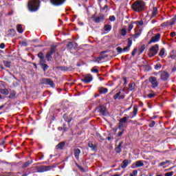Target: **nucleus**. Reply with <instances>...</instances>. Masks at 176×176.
<instances>
[{"mask_svg":"<svg viewBox=\"0 0 176 176\" xmlns=\"http://www.w3.org/2000/svg\"><path fill=\"white\" fill-rule=\"evenodd\" d=\"M145 2L142 0H137L131 5V9L137 13H141L145 10Z\"/></svg>","mask_w":176,"mask_h":176,"instance_id":"1","label":"nucleus"},{"mask_svg":"<svg viewBox=\"0 0 176 176\" xmlns=\"http://www.w3.org/2000/svg\"><path fill=\"white\" fill-rule=\"evenodd\" d=\"M41 6V1L39 0H29L28 8L30 12H36Z\"/></svg>","mask_w":176,"mask_h":176,"instance_id":"2","label":"nucleus"},{"mask_svg":"<svg viewBox=\"0 0 176 176\" xmlns=\"http://www.w3.org/2000/svg\"><path fill=\"white\" fill-rule=\"evenodd\" d=\"M37 57L40 59L39 65H41L43 71L46 72L49 69V65L46 64V60L45 59V56H43V52H40L37 54Z\"/></svg>","mask_w":176,"mask_h":176,"instance_id":"3","label":"nucleus"},{"mask_svg":"<svg viewBox=\"0 0 176 176\" xmlns=\"http://www.w3.org/2000/svg\"><path fill=\"white\" fill-rule=\"evenodd\" d=\"M33 168L36 169V171L33 173H46V171H50V170H53V168H56V166H36V167H31L30 170Z\"/></svg>","mask_w":176,"mask_h":176,"instance_id":"4","label":"nucleus"},{"mask_svg":"<svg viewBox=\"0 0 176 176\" xmlns=\"http://www.w3.org/2000/svg\"><path fill=\"white\" fill-rule=\"evenodd\" d=\"M58 45H52L50 47V50L47 52L45 55V58L47 61L50 62L53 60V54L57 52V47Z\"/></svg>","mask_w":176,"mask_h":176,"instance_id":"5","label":"nucleus"},{"mask_svg":"<svg viewBox=\"0 0 176 176\" xmlns=\"http://www.w3.org/2000/svg\"><path fill=\"white\" fill-rule=\"evenodd\" d=\"M148 52V57H155L159 53V45L157 44L153 45L149 48Z\"/></svg>","mask_w":176,"mask_h":176,"instance_id":"6","label":"nucleus"},{"mask_svg":"<svg viewBox=\"0 0 176 176\" xmlns=\"http://www.w3.org/2000/svg\"><path fill=\"white\" fill-rule=\"evenodd\" d=\"M95 111H98L99 113H101L102 116H108V111L107 107L104 105H99L96 108Z\"/></svg>","mask_w":176,"mask_h":176,"instance_id":"7","label":"nucleus"},{"mask_svg":"<svg viewBox=\"0 0 176 176\" xmlns=\"http://www.w3.org/2000/svg\"><path fill=\"white\" fill-rule=\"evenodd\" d=\"M91 19L94 20V23H102L105 20V15L104 14H100V16L96 17V14L91 16Z\"/></svg>","mask_w":176,"mask_h":176,"instance_id":"8","label":"nucleus"},{"mask_svg":"<svg viewBox=\"0 0 176 176\" xmlns=\"http://www.w3.org/2000/svg\"><path fill=\"white\" fill-rule=\"evenodd\" d=\"M148 81L151 83L152 89H156L159 86V81H157V78L154 76H150L148 78Z\"/></svg>","mask_w":176,"mask_h":176,"instance_id":"9","label":"nucleus"},{"mask_svg":"<svg viewBox=\"0 0 176 176\" xmlns=\"http://www.w3.org/2000/svg\"><path fill=\"white\" fill-rule=\"evenodd\" d=\"M105 53H108V51H102L100 52V56L96 58L95 63H97L98 64H101V63H102V60H104V58H107L108 55H103L105 54Z\"/></svg>","mask_w":176,"mask_h":176,"instance_id":"10","label":"nucleus"},{"mask_svg":"<svg viewBox=\"0 0 176 176\" xmlns=\"http://www.w3.org/2000/svg\"><path fill=\"white\" fill-rule=\"evenodd\" d=\"M81 82L85 85L90 83V82H93V76L89 74L83 76V78L81 79Z\"/></svg>","mask_w":176,"mask_h":176,"instance_id":"11","label":"nucleus"},{"mask_svg":"<svg viewBox=\"0 0 176 176\" xmlns=\"http://www.w3.org/2000/svg\"><path fill=\"white\" fill-rule=\"evenodd\" d=\"M160 79L165 82V80H168L170 78V73L166 71H160Z\"/></svg>","mask_w":176,"mask_h":176,"instance_id":"12","label":"nucleus"},{"mask_svg":"<svg viewBox=\"0 0 176 176\" xmlns=\"http://www.w3.org/2000/svg\"><path fill=\"white\" fill-rule=\"evenodd\" d=\"M66 0H50L51 5L53 6H61V5L64 4Z\"/></svg>","mask_w":176,"mask_h":176,"instance_id":"13","label":"nucleus"},{"mask_svg":"<svg viewBox=\"0 0 176 176\" xmlns=\"http://www.w3.org/2000/svg\"><path fill=\"white\" fill-rule=\"evenodd\" d=\"M128 44L127 46L122 49L123 52H130V47L133 45V37H129L127 38Z\"/></svg>","mask_w":176,"mask_h":176,"instance_id":"14","label":"nucleus"},{"mask_svg":"<svg viewBox=\"0 0 176 176\" xmlns=\"http://www.w3.org/2000/svg\"><path fill=\"white\" fill-rule=\"evenodd\" d=\"M126 98V95L124 94H122V91H118L116 95L113 96V100H124Z\"/></svg>","mask_w":176,"mask_h":176,"instance_id":"15","label":"nucleus"},{"mask_svg":"<svg viewBox=\"0 0 176 176\" xmlns=\"http://www.w3.org/2000/svg\"><path fill=\"white\" fill-rule=\"evenodd\" d=\"M160 34H157L155 36H152L150 41L148 43V45H151V43H155L156 42H159L160 41Z\"/></svg>","mask_w":176,"mask_h":176,"instance_id":"16","label":"nucleus"},{"mask_svg":"<svg viewBox=\"0 0 176 176\" xmlns=\"http://www.w3.org/2000/svg\"><path fill=\"white\" fill-rule=\"evenodd\" d=\"M67 50H75L78 48V43L76 42H69L67 45Z\"/></svg>","mask_w":176,"mask_h":176,"instance_id":"17","label":"nucleus"},{"mask_svg":"<svg viewBox=\"0 0 176 176\" xmlns=\"http://www.w3.org/2000/svg\"><path fill=\"white\" fill-rule=\"evenodd\" d=\"M145 164H144V161L138 160L136 161L135 163L132 164L131 168H137V167H144Z\"/></svg>","mask_w":176,"mask_h":176,"instance_id":"18","label":"nucleus"},{"mask_svg":"<svg viewBox=\"0 0 176 176\" xmlns=\"http://www.w3.org/2000/svg\"><path fill=\"white\" fill-rule=\"evenodd\" d=\"M131 164V160H124L121 164V168H127V166Z\"/></svg>","mask_w":176,"mask_h":176,"instance_id":"19","label":"nucleus"},{"mask_svg":"<svg viewBox=\"0 0 176 176\" xmlns=\"http://www.w3.org/2000/svg\"><path fill=\"white\" fill-rule=\"evenodd\" d=\"M43 81L45 85H49L52 88L56 87V84L50 78H44Z\"/></svg>","mask_w":176,"mask_h":176,"instance_id":"20","label":"nucleus"},{"mask_svg":"<svg viewBox=\"0 0 176 176\" xmlns=\"http://www.w3.org/2000/svg\"><path fill=\"white\" fill-rule=\"evenodd\" d=\"M132 113L133 115L131 117V119H133V118H135V116H137V113H138V106H137V104L134 105Z\"/></svg>","mask_w":176,"mask_h":176,"instance_id":"21","label":"nucleus"},{"mask_svg":"<svg viewBox=\"0 0 176 176\" xmlns=\"http://www.w3.org/2000/svg\"><path fill=\"white\" fill-rule=\"evenodd\" d=\"M122 145H123V142H120L115 148L114 151L116 153H120V152H122Z\"/></svg>","mask_w":176,"mask_h":176,"instance_id":"22","label":"nucleus"},{"mask_svg":"<svg viewBox=\"0 0 176 176\" xmlns=\"http://www.w3.org/2000/svg\"><path fill=\"white\" fill-rule=\"evenodd\" d=\"M98 90L100 94H107V93H108V88L104 87H98Z\"/></svg>","mask_w":176,"mask_h":176,"instance_id":"23","label":"nucleus"},{"mask_svg":"<svg viewBox=\"0 0 176 176\" xmlns=\"http://www.w3.org/2000/svg\"><path fill=\"white\" fill-rule=\"evenodd\" d=\"M88 146L89 148H91V151H97V144H93V142L91 141L88 142Z\"/></svg>","mask_w":176,"mask_h":176,"instance_id":"24","label":"nucleus"},{"mask_svg":"<svg viewBox=\"0 0 176 176\" xmlns=\"http://www.w3.org/2000/svg\"><path fill=\"white\" fill-rule=\"evenodd\" d=\"M74 157H76V160H79V155H80V149L75 148L74 150Z\"/></svg>","mask_w":176,"mask_h":176,"instance_id":"25","label":"nucleus"},{"mask_svg":"<svg viewBox=\"0 0 176 176\" xmlns=\"http://www.w3.org/2000/svg\"><path fill=\"white\" fill-rule=\"evenodd\" d=\"M141 34H142V30L140 29L138 32H135L132 35V37L134 38V41H135V39L140 36Z\"/></svg>","mask_w":176,"mask_h":176,"instance_id":"26","label":"nucleus"},{"mask_svg":"<svg viewBox=\"0 0 176 176\" xmlns=\"http://www.w3.org/2000/svg\"><path fill=\"white\" fill-rule=\"evenodd\" d=\"M16 94H17V92H16L15 90H12L8 96V98H10L11 100H14V98H16Z\"/></svg>","mask_w":176,"mask_h":176,"instance_id":"27","label":"nucleus"},{"mask_svg":"<svg viewBox=\"0 0 176 176\" xmlns=\"http://www.w3.org/2000/svg\"><path fill=\"white\" fill-rule=\"evenodd\" d=\"M57 69L60 71H64L65 72H67V71H71V67H68L67 66H59L57 67Z\"/></svg>","mask_w":176,"mask_h":176,"instance_id":"28","label":"nucleus"},{"mask_svg":"<svg viewBox=\"0 0 176 176\" xmlns=\"http://www.w3.org/2000/svg\"><path fill=\"white\" fill-rule=\"evenodd\" d=\"M32 163H34L33 160L27 161L26 162L23 163L21 168H27V167H29L30 164H32Z\"/></svg>","mask_w":176,"mask_h":176,"instance_id":"29","label":"nucleus"},{"mask_svg":"<svg viewBox=\"0 0 176 176\" xmlns=\"http://www.w3.org/2000/svg\"><path fill=\"white\" fill-rule=\"evenodd\" d=\"M129 91H135V83L131 82L129 84Z\"/></svg>","mask_w":176,"mask_h":176,"instance_id":"30","label":"nucleus"},{"mask_svg":"<svg viewBox=\"0 0 176 176\" xmlns=\"http://www.w3.org/2000/svg\"><path fill=\"white\" fill-rule=\"evenodd\" d=\"M103 30L106 32H109L111 31V30H112V25L106 24V25H104Z\"/></svg>","mask_w":176,"mask_h":176,"instance_id":"31","label":"nucleus"},{"mask_svg":"<svg viewBox=\"0 0 176 176\" xmlns=\"http://www.w3.org/2000/svg\"><path fill=\"white\" fill-rule=\"evenodd\" d=\"M65 146V142H60L56 145L57 149H63Z\"/></svg>","mask_w":176,"mask_h":176,"instance_id":"32","label":"nucleus"},{"mask_svg":"<svg viewBox=\"0 0 176 176\" xmlns=\"http://www.w3.org/2000/svg\"><path fill=\"white\" fill-rule=\"evenodd\" d=\"M155 16H157V7H153V12L151 14V17H155Z\"/></svg>","mask_w":176,"mask_h":176,"instance_id":"33","label":"nucleus"},{"mask_svg":"<svg viewBox=\"0 0 176 176\" xmlns=\"http://www.w3.org/2000/svg\"><path fill=\"white\" fill-rule=\"evenodd\" d=\"M16 30L19 34H23V27L21 26V25H17Z\"/></svg>","mask_w":176,"mask_h":176,"instance_id":"34","label":"nucleus"},{"mask_svg":"<svg viewBox=\"0 0 176 176\" xmlns=\"http://www.w3.org/2000/svg\"><path fill=\"white\" fill-rule=\"evenodd\" d=\"M168 163H171V161L166 160L165 162H162L159 164L158 167H162V166H166V164H168Z\"/></svg>","mask_w":176,"mask_h":176,"instance_id":"35","label":"nucleus"},{"mask_svg":"<svg viewBox=\"0 0 176 176\" xmlns=\"http://www.w3.org/2000/svg\"><path fill=\"white\" fill-rule=\"evenodd\" d=\"M1 94H3V96H8L9 94V90L8 89H1Z\"/></svg>","mask_w":176,"mask_h":176,"instance_id":"36","label":"nucleus"},{"mask_svg":"<svg viewBox=\"0 0 176 176\" xmlns=\"http://www.w3.org/2000/svg\"><path fill=\"white\" fill-rule=\"evenodd\" d=\"M120 35H122V36H126V35H127V30H126V28H122L120 30Z\"/></svg>","mask_w":176,"mask_h":176,"instance_id":"37","label":"nucleus"},{"mask_svg":"<svg viewBox=\"0 0 176 176\" xmlns=\"http://www.w3.org/2000/svg\"><path fill=\"white\" fill-rule=\"evenodd\" d=\"M145 52V45H142L140 48L139 49V54H142Z\"/></svg>","mask_w":176,"mask_h":176,"instance_id":"38","label":"nucleus"},{"mask_svg":"<svg viewBox=\"0 0 176 176\" xmlns=\"http://www.w3.org/2000/svg\"><path fill=\"white\" fill-rule=\"evenodd\" d=\"M170 25H173L170 21L164 22L161 24V27H168Z\"/></svg>","mask_w":176,"mask_h":176,"instance_id":"39","label":"nucleus"},{"mask_svg":"<svg viewBox=\"0 0 176 176\" xmlns=\"http://www.w3.org/2000/svg\"><path fill=\"white\" fill-rule=\"evenodd\" d=\"M165 52H166V50L164 48H162L159 53L160 57H162V58H163Z\"/></svg>","mask_w":176,"mask_h":176,"instance_id":"40","label":"nucleus"},{"mask_svg":"<svg viewBox=\"0 0 176 176\" xmlns=\"http://www.w3.org/2000/svg\"><path fill=\"white\" fill-rule=\"evenodd\" d=\"M120 123H122L124 124L125 123H127V118L126 116L120 119Z\"/></svg>","mask_w":176,"mask_h":176,"instance_id":"41","label":"nucleus"},{"mask_svg":"<svg viewBox=\"0 0 176 176\" xmlns=\"http://www.w3.org/2000/svg\"><path fill=\"white\" fill-rule=\"evenodd\" d=\"M134 24H136V25H144V21L140 20V21H133Z\"/></svg>","mask_w":176,"mask_h":176,"instance_id":"42","label":"nucleus"},{"mask_svg":"<svg viewBox=\"0 0 176 176\" xmlns=\"http://www.w3.org/2000/svg\"><path fill=\"white\" fill-rule=\"evenodd\" d=\"M3 64L5 67H6V68H10V67H12V65H10V62L9 61L3 60Z\"/></svg>","mask_w":176,"mask_h":176,"instance_id":"43","label":"nucleus"},{"mask_svg":"<svg viewBox=\"0 0 176 176\" xmlns=\"http://www.w3.org/2000/svg\"><path fill=\"white\" fill-rule=\"evenodd\" d=\"M134 22L133 21H132L131 23V24L129 25V27H128V31L130 32V31H131L132 30H133V28H134Z\"/></svg>","mask_w":176,"mask_h":176,"instance_id":"44","label":"nucleus"},{"mask_svg":"<svg viewBox=\"0 0 176 176\" xmlns=\"http://www.w3.org/2000/svg\"><path fill=\"white\" fill-rule=\"evenodd\" d=\"M155 69H156V71H159V69H160L162 68V64L159 63L155 65L154 67Z\"/></svg>","mask_w":176,"mask_h":176,"instance_id":"45","label":"nucleus"},{"mask_svg":"<svg viewBox=\"0 0 176 176\" xmlns=\"http://www.w3.org/2000/svg\"><path fill=\"white\" fill-rule=\"evenodd\" d=\"M116 50H117V52L118 53V54L123 53V49L120 47H118L116 48Z\"/></svg>","mask_w":176,"mask_h":176,"instance_id":"46","label":"nucleus"},{"mask_svg":"<svg viewBox=\"0 0 176 176\" xmlns=\"http://www.w3.org/2000/svg\"><path fill=\"white\" fill-rule=\"evenodd\" d=\"M156 124V122L154 120H152L151 122L148 124V127H155V125Z\"/></svg>","mask_w":176,"mask_h":176,"instance_id":"47","label":"nucleus"},{"mask_svg":"<svg viewBox=\"0 0 176 176\" xmlns=\"http://www.w3.org/2000/svg\"><path fill=\"white\" fill-rule=\"evenodd\" d=\"M96 137L98 138H99V140H100L101 141H104V138H102V136L101 135V134H100L99 133H96Z\"/></svg>","mask_w":176,"mask_h":176,"instance_id":"48","label":"nucleus"},{"mask_svg":"<svg viewBox=\"0 0 176 176\" xmlns=\"http://www.w3.org/2000/svg\"><path fill=\"white\" fill-rule=\"evenodd\" d=\"M176 21V16L171 19L170 25H174Z\"/></svg>","mask_w":176,"mask_h":176,"instance_id":"49","label":"nucleus"},{"mask_svg":"<svg viewBox=\"0 0 176 176\" xmlns=\"http://www.w3.org/2000/svg\"><path fill=\"white\" fill-rule=\"evenodd\" d=\"M63 119H64L65 122H67L68 123L69 118H68V115H67V113H65L63 115Z\"/></svg>","mask_w":176,"mask_h":176,"instance_id":"50","label":"nucleus"},{"mask_svg":"<svg viewBox=\"0 0 176 176\" xmlns=\"http://www.w3.org/2000/svg\"><path fill=\"white\" fill-rule=\"evenodd\" d=\"M147 97L148 98H153V97H156V94H149L147 95Z\"/></svg>","mask_w":176,"mask_h":176,"instance_id":"51","label":"nucleus"},{"mask_svg":"<svg viewBox=\"0 0 176 176\" xmlns=\"http://www.w3.org/2000/svg\"><path fill=\"white\" fill-rule=\"evenodd\" d=\"M109 20H110V21H116V17H115L114 15L110 16H109Z\"/></svg>","mask_w":176,"mask_h":176,"instance_id":"52","label":"nucleus"},{"mask_svg":"<svg viewBox=\"0 0 176 176\" xmlns=\"http://www.w3.org/2000/svg\"><path fill=\"white\" fill-rule=\"evenodd\" d=\"M63 131H64V133H66V131H68V127H67V124H63Z\"/></svg>","mask_w":176,"mask_h":176,"instance_id":"53","label":"nucleus"},{"mask_svg":"<svg viewBox=\"0 0 176 176\" xmlns=\"http://www.w3.org/2000/svg\"><path fill=\"white\" fill-rule=\"evenodd\" d=\"M76 166L79 170H80L82 173H85V168L83 167L80 166L79 164H76Z\"/></svg>","mask_w":176,"mask_h":176,"instance_id":"54","label":"nucleus"},{"mask_svg":"<svg viewBox=\"0 0 176 176\" xmlns=\"http://www.w3.org/2000/svg\"><path fill=\"white\" fill-rule=\"evenodd\" d=\"M135 54H137V48H134L131 52V56H134Z\"/></svg>","mask_w":176,"mask_h":176,"instance_id":"55","label":"nucleus"},{"mask_svg":"<svg viewBox=\"0 0 176 176\" xmlns=\"http://www.w3.org/2000/svg\"><path fill=\"white\" fill-rule=\"evenodd\" d=\"M123 127H124V126L123 125V124L121 123V122H119V124H118V129H119V130H122V129H123Z\"/></svg>","mask_w":176,"mask_h":176,"instance_id":"56","label":"nucleus"},{"mask_svg":"<svg viewBox=\"0 0 176 176\" xmlns=\"http://www.w3.org/2000/svg\"><path fill=\"white\" fill-rule=\"evenodd\" d=\"M173 175H174V172L173 171L165 173V176H173Z\"/></svg>","mask_w":176,"mask_h":176,"instance_id":"57","label":"nucleus"},{"mask_svg":"<svg viewBox=\"0 0 176 176\" xmlns=\"http://www.w3.org/2000/svg\"><path fill=\"white\" fill-rule=\"evenodd\" d=\"M102 10H105V13H108V6H104V7L102 8Z\"/></svg>","mask_w":176,"mask_h":176,"instance_id":"58","label":"nucleus"},{"mask_svg":"<svg viewBox=\"0 0 176 176\" xmlns=\"http://www.w3.org/2000/svg\"><path fill=\"white\" fill-rule=\"evenodd\" d=\"M123 133H124V130L118 132V137H122V135H123Z\"/></svg>","mask_w":176,"mask_h":176,"instance_id":"59","label":"nucleus"},{"mask_svg":"<svg viewBox=\"0 0 176 176\" xmlns=\"http://www.w3.org/2000/svg\"><path fill=\"white\" fill-rule=\"evenodd\" d=\"M19 84L16 82V81H14L12 82V86H14V87H17V86H19Z\"/></svg>","mask_w":176,"mask_h":176,"instance_id":"60","label":"nucleus"},{"mask_svg":"<svg viewBox=\"0 0 176 176\" xmlns=\"http://www.w3.org/2000/svg\"><path fill=\"white\" fill-rule=\"evenodd\" d=\"M106 140H107V141H110V140H113V137L111 136V134H109Z\"/></svg>","mask_w":176,"mask_h":176,"instance_id":"61","label":"nucleus"},{"mask_svg":"<svg viewBox=\"0 0 176 176\" xmlns=\"http://www.w3.org/2000/svg\"><path fill=\"white\" fill-rule=\"evenodd\" d=\"M91 72H94V74H98V69H91Z\"/></svg>","mask_w":176,"mask_h":176,"instance_id":"62","label":"nucleus"},{"mask_svg":"<svg viewBox=\"0 0 176 176\" xmlns=\"http://www.w3.org/2000/svg\"><path fill=\"white\" fill-rule=\"evenodd\" d=\"M21 46H28V43H27V41H22Z\"/></svg>","mask_w":176,"mask_h":176,"instance_id":"63","label":"nucleus"},{"mask_svg":"<svg viewBox=\"0 0 176 176\" xmlns=\"http://www.w3.org/2000/svg\"><path fill=\"white\" fill-rule=\"evenodd\" d=\"M169 58H172V60H175L176 55L175 54H170Z\"/></svg>","mask_w":176,"mask_h":176,"instance_id":"64","label":"nucleus"}]
</instances>
